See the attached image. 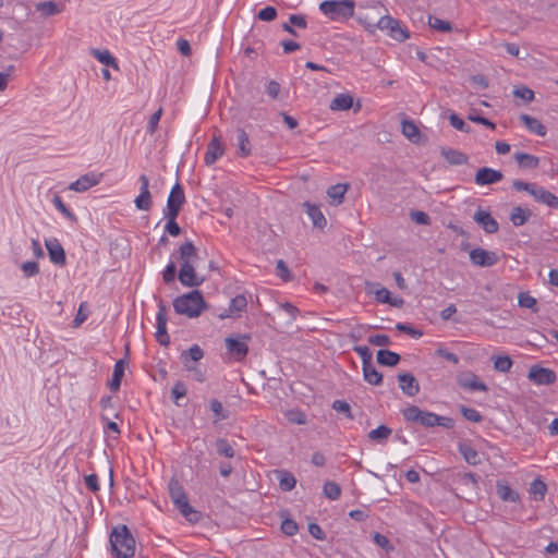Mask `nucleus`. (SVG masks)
Instances as JSON below:
<instances>
[{
	"label": "nucleus",
	"mask_w": 558,
	"mask_h": 558,
	"mask_svg": "<svg viewBox=\"0 0 558 558\" xmlns=\"http://www.w3.org/2000/svg\"><path fill=\"white\" fill-rule=\"evenodd\" d=\"M110 545L117 558H132L135 553V539L126 525L113 529L110 535Z\"/></svg>",
	"instance_id": "nucleus-1"
},
{
	"label": "nucleus",
	"mask_w": 558,
	"mask_h": 558,
	"mask_svg": "<svg viewBox=\"0 0 558 558\" xmlns=\"http://www.w3.org/2000/svg\"><path fill=\"white\" fill-rule=\"evenodd\" d=\"M174 311L189 317H198L206 307V302L198 290L178 296L173 301Z\"/></svg>",
	"instance_id": "nucleus-2"
},
{
	"label": "nucleus",
	"mask_w": 558,
	"mask_h": 558,
	"mask_svg": "<svg viewBox=\"0 0 558 558\" xmlns=\"http://www.w3.org/2000/svg\"><path fill=\"white\" fill-rule=\"evenodd\" d=\"M354 7L353 0H325L319 4V10L332 21H342L354 15Z\"/></svg>",
	"instance_id": "nucleus-3"
},
{
	"label": "nucleus",
	"mask_w": 558,
	"mask_h": 558,
	"mask_svg": "<svg viewBox=\"0 0 558 558\" xmlns=\"http://www.w3.org/2000/svg\"><path fill=\"white\" fill-rule=\"evenodd\" d=\"M248 339L250 337L247 336H230L225 339L227 353L231 360L236 362L244 360L248 352Z\"/></svg>",
	"instance_id": "nucleus-4"
},
{
	"label": "nucleus",
	"mask_w": 558,
	"mask_h": 558,
	"mask_svg": "<svg viewBox=\"0 0 558 558\" xmlns=\"http://www.w3.org/2000/svg\"><path fill=\"white\" fill-rule=\"evenodd\" d=\"M377 29L385 31L397 41H404L409 38V33L404 29L400 22L390 15L381 16L376 23Z\"/></svg>",
	"instance_id": "nucleus-5"
},
{
	"label": "nucleus",
	"mask_w": 558,
	"mask_h": 558,
	"mask_svg": "<svg viewBox=\"0 0 558 558\" xmlns=\"http://www.w3.org/2000/svg\"><path fill=\"white\" fill-rule=\"evenodd\" d=\"M457 383L460 388L468 391H483L486 392L488 387L483 383L477 375L470 371L460 372L457 375Z\"/></svg>",
	"instance_id": "nucleus-6"
},
{
	"label": "nucleus",
	"mask_w": 558,
	"mask_h": 558,
	"mask_svg": "<svg viewBox=\"0 0 558 558\" xmlns=\"http://www.w3.org/2000/svg\"><path fill=\"white\" fill-rule=\"evenodd\" d=\"M470 260L478 267H490L497 264L498 256L495 252L477 247L470 252Z\"/></svg>",
	"instance_id": "nucleus-7"
},
{
	"label": "nucleus",
	"mask_w": 558,
	"mask_h": 558,
	"mask_svg": "<svg viewBox=\"0 0 558 558\" xmlns=\"http://www.w3.org/2000/svg\"><path fill=\"white\" fill-rule=\"evenodd\" d=\"M417 424L424 427L442 426L446 428H451L453 426V421L452 418L447 416H441L433 412L423 411Z\"/></svg>",
	"instance_id": "nucleus-8"
},
{
	"label": "nucleus",
	"mask_w": 558,
	"mask_h": 558,
	"mask_svg": "<svg viewBox=\"0 0 558 558\" xmlns=\"http://www.w3.org/2000/svg\"><path fill=\"white\" fill-rule=\"evenodd\" d=\"M173 256H177L181 265H193L198 259L197 248L191 241L181 244Z\"/></svg>",
	"instance_id": "nucleus-9"
},
{
	"label": "nucleus",
	"mask_w": 558,
	"mask_h": 558,
	"mask_svg": "<svg viewBox=\"0 0 558 558\" xmlns=\"http://www.w3.org/2000/svg\"><path fill=\"white\" fill-rule=\"evenodd\" d=\"M178 277L180 282L189 288L198 287L204 282V278L196 274L194 264L181 265Z\"/></svg>",
	"instance_id": "nucleus-10"
},
{
	"label": "nucleus",
	"mask_w": 558,
	"mask_h": 558,
	"mask_svg": "<svg viewBox=\"0 0 558 558\" xmlns=\"http://www.w3.org/2000/svg\"><path fill=\"white\" fill-rule=\"evenodd\" d=\"M156 340L167 347L170 343V337L167 332V310L163 304H159L157 313V331L155 333Z\"/></svg>",
	"instance_id": "nucleus-11"
},
{
	"label": "nucleus",
	"mask_w": 558,
	"mask_h": 558,
	"mask_svg": "<svg viewBox=\"0 0 558 558\" xmlns=\"http://www.w3.org/2000/svg\"><path fill=\"white\" fill-rule=\"evenodd\" d=\"M473 219L487 233H496L499 229L497 220L487 210L481 208L477 209L473 216Z\"/></svg>",
	"instance_id": "nucleus-12"
},
{
	"label": "nucleus",
	"mask_w": 558,
	"mask_h": 558,
	"mask_svg": "<svg viewBox=\"0 0 558 558\" xmlns=\"http://www.w3.org/2000/svg\"><path fill=\"white\" fill-rule=\"evenodd\" d=\"M502 178L504 174L501 171L483 167L476 171L474 181L477 185H488L501 181Z\"/></svg>",
	"instance_id": "nucleus-13"
},
{
	"label": "nucleus",
	"mask_w": 558,
	"mask_h": 558,
	"mask_svg": "<svg viewBox=\"0 0 558 558\" xmlns=\"http://www.w3.org/2000/svg\"><path fill=\"white\" fill-rule=\"evenodd\" d=\"M102 178V173H86L80 177L76 181L72 182L69 186L70 190L75 192H85L88 189L97 185Z\"/></svg>",
	"instance_id": "nucleus-14"
},
{
	"label": "nucleus",
	"mask_w": 558,
	"mask_h": 558,
	"mask_svg": "<svg viewBox=\"0 0 558 558\" xmlns=\"http://www.w3.org/2000/svg\"><path fill=\"white\" fill-rule=\"evenodd\" d=\"M527 377L537 385H550L556 380V375L553 371L539 366L531 367Z\"/></svg>",
	"instance_id": "nucleus-15"
},
{
	"label": "nucleus",
	"mask_w": 558,
	"mask_h": 558,
	"mask_svg": "<svg viewBox=\"0 0 558 558\" xmlns=\"http://www.w3.org/2000/svg\"><path fill=\"white\" fill-rule=\"evenodd\" d=\"M45 245L47 247L50 260L59 266H64L66 263L65 252L57 239L46 240Z\"/></svg>",
	"instance_id": "nucleus-16"
},
{
	"label": "nucleus",
	"mask_w": 558,
	"mask_h": 558,
	"mask_svg": "<svg viewBox=\"0 0 558 558\" xmlns=\"http://www.w3.org/2000/svg\"><path fill=\"white\" fill-rule=\"evenodd\" d=\"M225 153L223 144L221 143L218 136H214L213 140L207 145V150L204 157L205 163L207 166L214 165L218 158H220Z\"/></svg>",
	"instance_id": "nucleus-17"
},
{
	"label": "nucleus",
	"mask_w": 558,
	"mask_h": 558,
	"mask_svg": "<svg viewBox=\"0 0 558 558\" xmlns=\"http://www.w3.org/2000/svg\"><path fill=\"white\" fill-rule=\"evenodd\" d=\"M398 380L399 387L404 395L409 397H414L420 392V384L412 374H400L398 376Z\"/></svg>",
	"instance_id": "nucleus-18"
},
{
	"label": "nucleus",
	"mask_w": 558,
	"mask_h": 558,
	"mask_svg": "<svg viewBox=\"0 0 558 558\" xmlns=\"http://www.w3.org/2000/svg\"><path fill=\"white\" fill-rule=\"evenodd\" d=\"M531 195L538 203L558 209V197L537 184H534Z\"/></svg>",
	"instance_id": "nucleus-19"
},
{
	"label": "nucleus",
	"mask_w": 558,
	"mask_h": 558,
	"mask_svg": "<svg viewBox=\"0 0 558 558\" xmlns=\"http://www.w3.org/2000/svg\"><path fill=\"white\" fill-rule=\"evenodd\" d=\"M458 450L466 463L471 465H478L482 462L480 452L470 442H460L458 445Z\"/></svg>",
	"instance_id": "nucleus-20"
},
{
	"label": "nucleus",
	"mask_w": 558,
	"mask_h": 558,
	"mask_svg": "<svg viewBox=\"0 0 558 558\" xmlns=\"http://www.w3.org/2000/svg\"><path fill=\"white\" fill-rule=\"evenodd\" d=\"M177 508L180 510V512L190 521V522H197L201 518V514L198 511L193 509V507L189 504V498L186 495H184V499L177 498L173 500Z\"/></svg>",
	"instance_id": "nucleus-21"
},
{
	"label": "nucleus",
	"mask_w": 558,
	"mask_h": 558,
	"mask_svg": "<svg viewBox=\"0 0 558 558\" xmlns=\"http://www.w3.org/2000/svg\"><path fill=\"white\" fill-rule=\"evenodd\" d=\"M204 352L203 350L197 345H192L189 350L183 351L181 354V360L187 371L194 369V366L192 363L198 362L201 359H203Z\"/></svg>",
	"instance_id": "nucleus-22"
},
{
	"label": "nucleus",
	"mask_w": 558,
	"mask_h": 558,
	"mask_svg": "<svg viewBox=\"0 0 558 558\" xmlns=\"http://www.w3.org/2000/svg\"><path fill=\"white\" fill-rule=\"evenodd\" d=\"M304 207L306 208V213L310 219L313 222V226L317 229L323 230L327 226V220L322 213L320 208L311 203H304Z\"/></svg>",
	"instance_id": "nucleus-23"
},
{
	"label": "nucleus",
	"mask_w": 558,
	"mask_h": 558,
	"mask_svg": "<svg viewBox=\"0 0 558 558\" xmlns=\"http://www.w3.org/2000/svg\"><path fill=\"white\" fill-rule=\"evenodd\" d=\"M520 120L531 133H534L538 136L546 135V126L538 119L531 117L526 113H523L520 116Z\"/></svg>",
	"instance_id": "nucleus-24"
},
{
	"label": "nucleus",
	"mask_w": 558,
	"mask_h": 558,
	"mask_svg": "<svg viewBox=\"0 0 558 558\" xmlns=\"http://www.w3.org/2000/svg\"><path fill=\"white\" fill-rule=\"evenodd\" d=\"M247 306L246 298L243 294H239L233 298L230 302L229 308L223 313L219 314V318L223 319L227 317H231L242 311H244Z\"/></svg>",
	"instance_id": "nucleus-25"
},
{
	"label": "nucleus",
	"mask_w": 558,
	"mask_h": 558,
	"mask_svg": "<svg viewBox=\"0 0 558 558\" xmlns=\"http://www.w3.org/2000/svg\"><path fill=\"white\" fill-rule=\"evenodd\" d=\"M252 151L247 133L243 129L236 131V154L240 157H248Z\"/></svg>",
	"instance_id": "nucleus-26"
},
{
	"label": "nucleus",
	"mask_w": 558,
	"mask_h": 558,
	"mask_svg": "<svg viewBox=\"0 0 558 558\" xmlns=\"http://www.w3.org/2000/svg\"><path fill=\"white\" fill-rule=\"evenodd\" d=\"M128 362L122 359L114 364L113 374L111 380L108 383V387L112 391H118L121 386V380L124 375Z\"/></svg>",
	"instance_id": "nucleus-27"
},
{
	"label": "nucleus",
	"mask_w": 558,
	"mask_h": 558,
	"mask_svg": "<svg viewBox=\"0 0 558 558\" xmlns=\"http://www.w3.org/2000/svg\"><path fill=\"white\" fill-rule=\"evenodd\" d=\"M440 153L441 156L451 165H464L469 160L468 155L457 149L442 147Z\"/></svg>",
	"instance_id": "nucleus-28"
},
{
	"label": "nucleus",
	"mask_w": 558,
	"mask_h": 558,
	"mask_svg": "<svg viewBox=\"0 0 558 558\" xmlns=\"http://www.w3.org/2000/svg\"><path fill=\"white\" fill-rule=\"evenodd\" d=\"M497 494L502 501L518 502L520 496L507 483L498 481L496 484Z\"/></svg>",
	"instance_id": "nucleus-29"
},
{
	"label": "nucleus",
	"mask_w": 558,
	"mask_h": 558,
	"mask_svg": "<svg viewBox=\"0 0 558 558\" xmlns=\"http://www.w3.org/2000/svg\"><path fill=\"white\" fill-rule=\"evenodd\" d=\"M402 134L412 143H418L422 134L416 124L411 120H403L401 123Z\"/></svg>",
	"instance_id": "nucleus-30"
},
{
	"label": "nucleus",
	"mask_w": 558,
	"mask_h": 558,
	"mask_svg": "<svg viewBox=\"0 0 558 558\" xmlns=\"http://www.w3.org/2000/svg\"><path fill=\"white\" fill-rule=\"evenodd\" d=\"M364 380L371 385L378 386L383 381V375L376 369L373 363L363 365Z\"/></svg>",
	"instance_id": "nucleus-31"
},
{
	"label": "nucleus",
	"mask_w": 558,
	"mask_h": 558,
	"mask_svg": "<svg viewBox=\"0 0 558 558\" xmlns=\"http://www.w3.org/2000/svg\"><path fill=\"white\" fill-rule=\"evenodd\" d=\"M184 203H185V195H184L183 187L180 183H175L174 186L170 191V194L167 199V204L182 208Z\"/></svg>",
	"instance_id": "nucleus-32"
},
{
	"label": "nucleus",
	"mask_w": 558,
	"mask_h": 558,
	"mask_svg": "<svg viewBox=\"0 0 558 558\" xmlns=\"http://www.w3.org/2000/svg\"><path fill=\"white\" fill-rule=\"evenodd\" d=\"M400 361V355L389 350H379L377 352V362L385 366H396Z\"/></svg>",
	"instance_id": "nucleus-33"
},
{
	"label": "nucleus",
	"mask_w": 558,
	"mask_h": 558,
	"mask_svg": "<svg viewBox=\"0 0 558 558\" xmlns=\"http://www.w3.org/2000/svg\"><path fill=\"white\" fill-rule=\"evenodd\" d=\"M348 184H336L328 189L327 195L331 199V204L339 205L343 202L345 192L348 191Z\"/></svg>",
	"instance_id": "nucleus-34"
},
{
	"label": "nucleus",
	"mask_w": 558,
	"mask_h": 558,
	"mask_svg": "<svg viewBox=\"0 0 558 558\" xmlns=\"http://www.w3.org/2000/svg\"><path fill=\"white\" fill-rule=\"evenodd\" d=\"M90 53L100 63H102L107 66H111L116 70L119 69L116 58L108 50L92 49Z\"/></svg>",
	"instance_id": "nucleus-35"
},
{
	"label": "nucleus",
	"mask_w": 558,
	"mask_h": 558,
	"mask_svg": "<svg viewBox=\"0 0 558 558\" xmlns=\"http://www.w3.org/2000/svg\"><path fill=\"white\" fill-rule=\"evenodd\" d=\"M531 217V211L520 206L512 208L510 214V220L515 227L523 226Z\"/></svg>",
	"instance_id": "nucleus-36"
},
{
	"label": "nucleus",
	"mask_w": 558,
	"mask_h": 558,
	"mask_svg": "<svg viewBox=\"0 0 558 558\" xmlns=\"http://www.w3.org/2000/svg\"><path fill=\"white\" fill-rule=\"evenodd\" d=\"M353 105L352 96L348 94L337 95L330 102L331 110H348Z\"/></svg>",
	"instance_id": "nucleus-37"
},
{
	"label": "nucleus",
	"mask_w": 558,
	"mask_h": 558,
	"mask_svg": "<svg viewBox=\"0 0 558 558\" xmlns=\"http://www.w3.org/2000/svg\"><path fill=\"white\" fill-rule=\"evenodd\" d=\"M514 159L519 163L520 167L526 169H535L538 167V158L536 156L525 154V153H517L514 154Z\"/></svg>",
	"instance_id": "nucleus-38"
},
{
	"label": "nucleus",
	"mask_w": 558,
	"mask_h": 558,
	"mask_svg": "<svg viewBox=\"0 0 558 558\" xmlns=\"http://www.w3.org/2000/svg\"><path fill=\"white\" fill-rule=\"evenodd\" d=\"M215 445L218 454L223 456L226 458H233L235 456L234 448L227 439L218 438Z\"/></svg>",
	"instance_id": "nucleus-39"
},
{
	"label": "nucleus",
	"mask_w": 558,
	"mask_h": 558,
	"mask_svg": "<svg viewBox=\"0 0 558 558\" xmlns=\"http://www.w3.org/2000/svg\"><path fill=\"white\" fill-rule=\"evenodd\" d=\"M392 430L385 426V425H380L378 426L377 428L371 430L368 433V438L371 440H374V441H386L388 439V437L391 435Z\"/></svg>",
	"instance_id": "nucleus-40"
},
{
	"label": "nucleus",
	"mask_w": 558,
	"mask_h": 558,
	"mask_svg": "<svg viewBox=\"0 0 558 558\" xmlns=\"http://www.w3.org/2000/svg\"><path fill=\"white\" fill-rule=\"evenodd\" d=\"M546 492H547V487H546V484L536 478L534 480L532 483H531V486H530V494L537 500H542L545 495H546Z\"/></svg>",
	"instance_id": "nucleus-41"
},
{
	"label": "nucleus",
	"mask_w": 558,
	"mask_h": 558,
	"mask_svg": "<svg viewBox=\"0 0 558 558\" xmlns=\"http://www.w3.org/2000/svg\"><path fill=\"white\" fill-rule=\"evenodd\" d=\"M428 25L433 29H436L441 33H448L452 29L450 22L432 15L428 16Z\"/></svg>",
	"instance_id": "nucleus-42"
},
{
	"label": "nucleus",
	"mask_w": 558,
	"mask_h": 558,
	"mask_svg": "<svg viewBox=\"0 0 558 558\" xmlns=\"http://www.w3.org/2000/svg\"><path fill=\"white\" fill-rule=\"evenodd\" d=\"M36 10L41 12L45 16H50L59 13L61 10L54 1L39 2Z\"/></svg>",
	"instance_id": "nucleus-43"
},
{
	"label": "nucleus",
	"mask_w": 558,
	"mask_h": 558,
	"mask_svg": "<svg viewBox=\"0 0 558 558\" xmlns=\"http://www.w3.org/2000/svg\"><path fill=\"white\" fill-rule=\"evenodd\" d=\"M323 492L324 495L331 500H337L341 495V488L335 482H326Z\"/></svg>",
	"instance_id": "nucleus-44"
},
{
	"label": "nucleus",
	"mask_w": 558,
	"mask_h": 558,
	"mask_svg": "<svg viewBox=\"0 0 558 558\" xmlns=\"http://www.w3.org/2000/svg\"><path fill=\"white\" fill-rule=\"evenodd\" d=\"M518 302L521 307L530 308L533 312H537L536 308V299L533 298L527 292H521L518 296Z\"/></svg>",
	"instance_id": "nucleus-45"
},
{
	"label": "nucleus",
	"mask_w": 558,
	"mask_h": 558,
	"mask_svg": "<svg viewBox=\"0 0 558 558\" xmlns=\"http://www.w3.org/2000/svg\"><path fill=\"white\" fill-rule=\"evenodd\" d=\"M135 206L140 210H149L151 207V194L141 192L140 195L134 201Z\"/></svg>",
	"instance_id": "nucleus-46"
},
{
	"label": "nucleus",
	"mask_w": 558,
	"mask_h": 558,
	"mask_svg": "<svg viewBox=\"0 0 558 558\" xmlns=\"http://www.w3.org/2000/svg\"><path fill=\"white\" fill-rule=\"evenodd\" d=\"M422 412L423 410L416 405H410L402 411V414L408 422L418 423Z\"/></svg>",
	"instance_id": "nucleus-47"
},
{
	"label": "nucleus",
	"mask_w": 558,
	"mask_h": 558,
	"mask_svg": "<svg viewBox=\"0 0 558 558\" xmlns=\"http://www.w3.org/2000/svg\"><path fill=\"white\" fill-rule=\"evenodd\" d=\"M512 366V361L509 356H497L494 360V368L498 372L507 373Z\"/></svg>",
	"instance_id": "nucleus-48"
},
{
	"label": "nucleus",
	"mask_w": 558,
	"mask_h": 558,
	"mask_svg": "<svg viewBox=\"0 0 558 558\" xmlns=\"http://www.w3.org/2000/svg\"><path fill=\"white\" fill-rule=\"evenodd\" d=\"M209 407H210V410L213 411V413L217 417V420L215 422H217L218 420L228 418V412L225 410L222 403L219 400H217V399L210 400Z\"/></svg>",
	"instance_id": "nucleus-49"
},
{
	"label": "nucleus",
	"mask_w": 558,
	"mask_h": 558,
	"mask_svg": "<svg viewBox=\"0 0 558 558\" xmlns=\"http://www.w3.org/2000/svg\"><path fill=\"white\" fill-rule=\"evenodd\" d=\"M169 493L172 500L177 498L184 499V495H186L182 485L174 478L169 483Z\"/></svg>",
	"instance_id": "nucleus-50"
},
{
	"label": "nucleus",
	"mask_w": 558,
	"mask_h": 558,
	"mask_svg": "<svg viewBox=\"0 0 558 558\" xmlns=\"http://www.w3.org/2000/svg\"><path fill=\"white\" fill-rule=\"evenodd\" d=\"M296 485V478L287 471H281V490H291Z\"/></svg>",
	"instance_id": "nucleus-51"
},
{
	"label": "nucleus",
	"mask_w": 558,
	"mask_h": 558,
	"mask_svg": "<svg viewBox=\"0 0 558 558\" xmlns=\"http://www.w3.org/2000/svg\"><path fill=\"white\" fill-rule=\"evenodd\" d=\"M52 203L56 206V208L59 211H61L66 218H69L70 220H73V221L76 220L75 215L65 206V204L63 203V201L60 196L54 195Z\"/></svg>",
	"instance_id": "nucleus-52"
},
{
	"label": "nucleus",
	"mask_w": 558,
	"mask_h": 558,
	"mask_svg": "<svg viewBox=\"0 0 558 558\" xmlns=\"http://www.w3.org/2000/svg\"><path fill=\"white\" fill-rule=\"evenodd\" d=\"M513 95L518 98L523 99L524 101H527V102L532 101L535 96L534 92L526 86H520V87L514 88Z\"/></svg>",
	"instance_id": "nucleus-53"
},
{
	"label": "nucleus",
	"mask_w": 558,
	"mask_h": 558,
	"mask_svg": "<svg viewBox=\"0 0 558 558\" xmlns=\"http://www.w3.org/2000/svg\"><path fill=\"white\" fill-rule=\"evenodd\" d=\"M175 275H177V266H175V263L174 262H170L163 272H162V279L165 281V283L169 284L171 282H173L175 280Z\"/></svg>",
	"instance_id": "nucleus-54"
},
{
	"label": "nucleus",
	"mask_w": 558,
	"mask_h": 558,
	"mask_svg": "<svg viewBox=\"0 0 558 558\" xmlns=\"http://www.w3.org/2000/svg\"><path fill=\"white\" fill-rule=\"evenodd\" d=\"M356 19L357 22L364 26L365 31H367L369 34H375L377 26L376 23H374L368 16V14H359Z\"/></svg>",
	"instance_id": "nucleus-55"
},
{
	"label": "nucleus",
	"mask_w": 558,
	"mask_h": 558,
	"mask_svg": "<svg viewBox=\"0 0 558 558\" xmlns=\"http://www.w3.org/2000/svg\"><path fill=\"white\" fill-rule=\"evenodd\" d=\"M277 15L278 13L275 7H266L258 12L257 17L260 21L270 22L274 21L277 17Z\"/></svg>",
	"instance_id": "nucleus-56"
},
{
	"label": "nucleus",
	"mask_w": 558,
	"mask_h": 558,
	"mask_svg": "<svg viewBox=\"0 0 558 558\" xmlns=\"http://www.w3.org/2000/svg\"><path fill=\"white\" fill-rule=\"evenodd\" d=\"M449 121L454 129L461 132H470V126L457 113H451L449 116Z\"/></svg>",
	"instance_id": "nucleus-57"
},
{
	"label": "nucleus",
	"mask_w": 558,
	"mask_h": 558,
	"mask_svg": "<svg viewBox=\"0 0 558 558\" xmlns=\"http://www.w3.org/2000/svg\"><path fill=\"white\" fill-rule=\"evenodd\" d=\"M161 116H162V108H159L156 112H154L150 116L148 124H147V132L150 135H153L156 132Z\"/></svg>",
	"instance_id": "nucleus-58"
},
{
	"label": "nucleus",
	"mask_w": 558,
	"mask_h": 558,
	"mask_svg": "<svg viewBox=\"0 0 558 558\" xmlns=\"http://www.w3.org/2000/svg\"><path fill=\"white\" fill-rule=\"evenodd\" d=\"M410 216H411V219L417 225H422V226L430 225V218L425 211L414 210V211H411Z\"/></svg>",
	"instance_id": "nucleus-59"
},
{
	"label": "nucleus",
	"mask_w": 558,
	"mask_h": 558,
	"mask_svg": "<svg viewBox=\"0 0 558 558\" xmlns=\"http://www.w3.org/2000/svg\"><path fill=\"white\" fill-rule=\"evenodd\" d=\"M185 395H186L185 385L182 381L175 383V385L173 386V388L171 390V396L178 405H180L179 400L181 398L185 397Z\"/></svg>",
	"instance_id": "nucleus-60"
},
{
	"label": "nucleus",
	"mask_w": 558,
	"mask_h": 558,
	"mask_svg": "<svg viewBox=\"0 0 558 558\" xmlns=\"http://www.w3.org/2000/svg\"><path fill=\"white\" fill-rule=\"evenodd\" d=\"M362 359V364L366 365L372 363V352L366 345H355L353 349Z\"/></svg>",
	"instance_id": "nucleus-61"
},
{
	"label": "nucleus",
	"mask_w": 558,
	"mask_h": 558,
	"mask_svg": "<svg viewBox=\"0 0 558 558\" xmlns=\"http://www.w3.org/2000/svg\"><path fill=\"white\" fill-rule=\"evenodd\" d=\"M461 412L468 421L480 423L483 420L480 412L473 408H462Z\"/></svg>",
	"instance_id": "nucleus-62"
},
{
	"label": "nucleus",
	"mask_w": 558,
	"mask_h": 558,
	"mask_svg": "<svg viewBox=\"0 0 558 558\" xmlns=\"http://www.w3.org/2000/svg\"><path fill=\"white\" fill-rule=\"evenodd\" d=\"M368 342L377 347H386L390 344V339L387 335L378 333L368 337Z\"/></svg>",
	"instance_id": "nucleus-63"
},
{
	"label": "nucleus",
	"mask_w": 558,
	"mask_h": 558,
	"mask_svg": "<svg viewBox=\"0 0 558 558\" xmlns=\"http://www.w3.org/2000/svg\"><path fill=\"white\" fill-rule=\"evenodd\" d=\"M299 527L295 521L291 519H284L281 522V531L286 533L287 535H294L298 532Z\"/></svg>",
	"instance_id": "nucleus-64"
}]
</instances>
